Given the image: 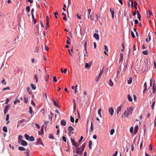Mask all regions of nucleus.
Masks as SVG:
<instances>
[{
  "label": "nucleus",
  "mask_w": 156,
  "mask_h": 156,
  "mask_svg": "<svg viewBox=\"0 0 156 156\" xmlns=\"http://www.w3.org/2000/svg\"><path fill=\"white\" fill-rule=\"evenodd\" d=\"M104 69V68H103L102 69V70L101 71L100 73H99L98 75L97 76V77L95 78V80L96 81L98 82L99 81L101 77V75L103 71V69Z\"/></svg>",
  "instance_id": "nucleus-1"
},
{
  "label": "nucleus",
  "mask_w": 156,
  "mask_h": 156,
  "mask_svg": "<svg viewBox=\"0 0 156 156\" xmlns=\"http://www.w3.org/2000/svg\"><path fill=\"white\" fill-rule=\"evenodd\" d=\"M127 110L128 112V114L131 115L132 114V112L133 110V108L132 107H129L128 108H127Z\"/></svg>",
  "instance_id": "nucleus-2"
},
{
  "label": "nucleus",
  "mask_w": 156,
  "mask_h": 156,
  "mask_svg": "<svg viewBox=\"0 0 156 156\" xmlns=\"http://www.w3.org/2000/svg\"><path fill=\"white\" fill-rule=\"evenodd\" d=\"M71 142L73 146H75L76 147H79V144L76 143L73 139L72 138H71Z\"/></svg>",
  "instance_id": "nucleus-3"
},
{
  "label": "nucleus",
  "mask_w": 156,
  "mask_h": 156,
  "mask_svg": "<svg viewBox=\"0 0 156 156\" xmlns=\"http://www.w3.org/2000/svg\"><path fill=\"white\" fill-rule=\"evenodd\" d=\"M92 63V62H90L89 63H85V68H86L89 69Z\"/></svg>",
  "instance_id": "nucleus-4"
},
{
  "label": "nucleus",
  "mask_w": 156,
  "mask_h": 156,
  "mask_svg": "<svg viewBox=\"0 0 156 156\" xmlns=\"http://www.w3.org/2000/svg\"><path fill=\"white\" fill-rule=\"evenodd\" d=\"M109 114L112 116L113 115L114 112L113 108H110L108 109Z\"/></svg>",
  "instance_id": "nucleus-5"
},
{
  "label": "nucleus",
  "mask_w": 156,
  "mask_h": 156,
  "mask_svg": "<svg viewBox=\"0 0 156 156\" xmlns=\"http://www.w3.org/2000/svg\"><path fill=\"white\" fill-rule=\"evenodd\" d=\"M10 108V106L9 105H6L5 108H4V114L5 115L6 113L8 112V110Z\"/></svg>",
  "instance_id": "nucleus-6"
},
{
  "label": "nucleus",
  "mask_w": 156,
  "mask_h": 156,
  "mask_svg": "<svg viewBox=\"0 0 156 156\" xmlns=\"http://www.w3.org/2000/svg\"><path fill=\"white\" fill-rule=\"evenodd\" d=\"M36 143L37 144H42L43 145V144L42 143L41 140V139L40 138H38L37 139V141Z\"/></svg>",
  "instance_id": "nucleus-7"
},
{
  "label": "nucleus",
  "mask_w": 156,
  "mask_h": 156,
  "mask_svg": "<svg viewBox=\"0 0 156 156\" xmlns=\"http://www.w3.org/2000/svg\"><path fill=\"white\" fill-rule=\"evenodd\" d=\"M74 129L71 126H70L68 127V131L70 133H73L74 132L73 131L74 130Z\"/></svg>",
  "instance_id": "nucleus-8"
},
{
  "label": "nucleus",
  "mask_w": 156,
  "mask_h": 156,
  "mask_svg": "<svg viewBox=\"0 0 156 156\" xmlns=\"http://www.w3.org/2000/svg\"><path fill=\"white\" fill-rule=\"evenodd\" d=\"M85 143H84L83 144L81 147L80 148V150H81V153H82L83 152V149L85 147Z\"/></svg>",
  "instance_id": "nucleus-9"
},
{
  "label": "nucleus",
  "mask_w": 156,
  "mask_h": 156,
  "mask_svg": "<svg viewBox=\"0 0 156 156\" xmlns=\"http://www.w3.org/2000/svg\"><path fill=\"white\" fill-rule=\"evenodd\" d=\"M20 143H21L22 145L23 146H26L27 145V142L24 140H22Z\"/></svg>",
  "instance_id": "nucleus-10"
},
{
  "label": "nucleus",
  "mask_w": 156,
  "mask_h": 156,
  "mask_svg": "<svg viewBox=\"0 0 156 156\" xmlns=\"http://www.w3.org/2000/svg\"><path fill=\"white\" fill-rule=\"evenodd\" d=\"M76 153L77 154H82V153H81V150H80V148L76 147Z\"/></svg>",
  "instance_id": "nucleus-11"
},
{
  "label": "nucleus",
  "mask_w": 156,
  "mask_h": 156,
  "mask_svg": "<svg viewBox=\"0 0 156 156\" xmlns=\"http://www.w3.org/2000/svg\"><path fill=\"white\" fill-rule=\"evenodd\" d=\"M94 37L97 40L99 39V36L98 34L94 33Z\"/></svg>",
  "instance_id": "nucleus-12"
},
{
  "label": "nucleus",
  "mask_w": 156,
  "mask_h": 156,
  "mask_svg": "<svg viewBox=\"0 0 156 156\" xmlns=\"http://www.w3.org/2000/svg\"><path fill=\"white\" fill-rule=\"evenodd\" d=\"M128 112L127 111H125L123 113V115H124V116L125 118L128 117L129 114H128Z\"/></svg>",
  "instance_id": "nucleus-13"
},
{
  "label": "nucleus",
  "mask_w": 156,
  "mask_h": 156,
  "mask_svg": "<svg viewBox=\"0 0 156 156\" xmlns=\"http://www.w3.org/2000/svg\"><path fill=\"white\" fill-rule=\"evenodd\" d=\"M23 137V136L20 135L19 136L18 140V142L19 143H20L21 142V141L23 140H22Z\"/></svg>",
  "instance_id": "nucleus-14"
},
{
  "label": "nucleus",
  "mask_w": 156,
  "mask_h": 156,
  "mask_svg": "<svg viewBox=\"0 0 156 156\" xmlns=\"http://www.w3.org/2000/svg\"><path fill=\"white\" fill-rule=\"evenodd\" d=\"M61 124L62 125L65 126L66 124V121L65 120H62L61 122Z\"/></svg>",
  "instance_id": "nucleus-15"
},
{
  "label": "nucleus",
  "mask_w": 156,
  "mask_h": 156,
  "mask_svg": "<svg viewBox=\"0 0 156 156\" xmlns=\"http://www.w3.org/2000/svg\"><path fill=\"white\" fill-rule=\"evenodd\" d=\"M156 90V87L154 83L153 86V92L154 93H155Z\"/></svg>",
  "instance_id": "nucleus-16"
},
{
  "label": "nucleus",
  "mask_w": 156,
  "mask_h": 156,
  "mask_svg": "<svg viewBox=\"0 0 156 156\" xmlns=\"http://www.w3.org/2000/svg\"><path fill=\"white\" fill-rule=\"evenodd\" d=\"M144 89L143 91V93H144V92L146 91V90L147 89V85L146 82L144 84Z\"/></svg>",
  "instance_id": "nucleus-17"
},
{
  "label": "nucleus",
  "mask_w": 156,
  "mask_h": 156,
  "mask_svg": "<svg viewBox=\"0 0 156 156\" xmlns=\"http://www.w3.org/2000/svg\"><path fill=\"white\" fill-rule=\"evenodd\" d=\"M121 106H120L118 107L117 110V114H118L119 112L121 111Z\"/></svg>",
  "instance_id": "nucleus-18"
},
{
  "label": "nucleus",
  "mask_w": 156,
  "mask_h": 156,
  "mask_svg": "<svg viewBox=\"0 0 156 156\" xmlns=\"http://www.w3.org/2000/svg\"><path fill=\"white\" fill-rule=\"evenodd\" d=\"M123 54L121 53L120 54V58L119 59V62H121L123 59Z\"/></svg>",
  "instance_id": "nucleus-19"
},
{
  "label": "nucleus",
  "mask_w": 156,
  "mask_h": 156,
  "mask_svg": "<svg viewBox=\"0 0 156 156\" xmlns=\"http://www.w3.org/2000/svg\"><path fill=\"white\" fill-rule=\"evenodd\" d=\"M87 41H86L84 43V49L86 51V53H87Z\"/></svg>",
  "instance_id": "nucleus-20"
},
{
  "label": "nucleus",
  "mask_w": 156,
  "mask_h": 156,
  "mask_svg": "<svg viewBox=\"0 0 156 156\" xmlns=\"http://www.w3.org/2000/svg\"><path fill=\"white\" fill-rule=\"evenodd\" d=\"M24 101L26 103H27L28 101V98L25 95L24 96Z\"/></svg>",
  "instance_id": "nucleus-21"
},
{
  "label": "nucleus",
  "mask_w": 156,
  "mask_h": 156,
  "mask_svg": "<svg viewBox=\"0 0 156 156\" xmlns=\"http://www.w3.org/2000/svg\"><path fill=\"white\" fill-rule=\"evenodd\" d=\"M138 126H136L135 127L134 129V132L135 134H136V133L138 131Z\"/></svg>",
  "instance_id": "nucleus-22"
},
{
  "label": "nucleus",
  "mask_w": 156,
  "mask_h": 156,
  "mask_svg": "<svg viewBox=\"0 0 156 156\" xmlns=\"http://www.w3.org/2000/svg\"><path fill=\"white\" fill-rule=\"evenodd\" d=\"M18 149L20 151H25L26 150L25 148L23 147H18Z\"/></svg>",
  "instance_id": "nucleus-23"
},
{
  "label": "nucleus",
  "mask_w": 156,
  "mask_h": 156,
  "mask_svg": "<svg viewBox=\"0 0 156 156\" xmlns=\"http://www.w3.org/2000/svg\"><path fill=\"white\" fill-rule=\"evenodd\" d=\"M127 98H128L129 101H132V99L131 96L129 94H128Z\"/></svg>",
  "instance_id": "nucleus-24"
},
{
  "label": "nucleus",
  "mask_w": 156,
  "mask_h": 156,
  "mask_svg": "<svg viewBox=\"0 0 156 156\" xmlns=\"http://www.w3.org/2000/svg\"><path fill=\"white\" fill-rule=\"evenodd\" d=\"M29 140L30 141H33L34 140V138L33 136H31L30 137Z\"/></svg>",
  "instance_id": "nucleus-25"
},
{
  "label": "nucleus",
  "mask_w": 156,
  "mask_h": 156,
  "mask_svg": "<svg viewBox=\"0 0 156 156\" xmlns=\"http://www.w3.org/2000/svg\"><path fill=\"white\" fill-rule=\"evenodd\" d=\"M30 86L33 90H34L36 89V87L35 86V85H34L33 84L31 83L30 84Z\"/></svg>",
  "instance_id": "nucleus-26"
},
{
  "label": "nucleus",
  "mask_w": 156,
  "mask_h": 156,
  "mask_svg": "<svg viewBox=\"0 0 156 156\" xmlns=\"http://www.w3.org/2000/svg\"><path fill=\"white\" fill-rule=\"evenodd\" d=\"M89 147L90 150L92 149V142L91 140H90L89 143Z\"/></svg>",
  "instance_id": "nucleus-27"
},
{
  "label": "nucleus",
  "mask_w": 156,
  "mask_h": 156,
  "mask_svg": "<svg viewBox=\"0 0 156 156\" xmlns=\"http://www.w3.org/2000/svg\"><path fill=\"white\" fill-rule=\"evenodd\" d=\"M134 6H133V7H134L135 8V9L136 10L137 9V7L136 6L137 5V3L135 1L134 2Z\"/></svg>",
  "instance_id": "nucleus-28"
},
{
  "label": "nucleus",
  "mask_w": 156,
  "mask_h": 156,
  "mask_svg": "<svg viewBox=\"0 0 156 156\" xmlns=\"http://www.w3.org/2000/svg\"><path fill=\"white\" fill-rule=\"evenodd\" d=\"M24 137L27 140H29V137H30V136L28 134H25L24 135Z\"/></svg>",
  "instance_id": "nucleus-29"
},
{
  "label": "nucleus",
  "mask_w": 156,
  "mask_h": 156,
  "mask_svg": "<svg viewBox=\"0 0 156 156\" xmlns=\"http://www.w3.org/2000/svg\"><path fill=\"white\" fill-rule=\"evenodd\" d=\"M101 108H100L98 109V115L100 116V117H102V116H101Z\"/></svg>",
  "instance_id": "nucleus-30"
},
{
  "label": "nucleus",
  "mask_w": 156,
  "mask_h": 156,
  "mask_svg": "<svg viewBox=\"0 0 156 156\" xmlns=\"http://www.w3.org/2000/svg\"><path fill=\"white\" fill-rule=\"evenodd\" d=\"M49 138L50 139H54V136H53L52 134H49Z\"/></svg>",
  "instance_id": "nucleus-31"
},
{
  "label": "nucleus",
  "mask_w": 156,
  "mask_h": 156,
  "mask_svg": "<svg viewBox=\"0 0 156 156\" xmlns=\"http://www.w3.org/2000/svg\"><path fill=\"white\" fill-rule=\"evenodd\" d=\"M3 130L4 132L7 133L8 131L7 127L6 126H4L3 128Z\"/></svg>",
  "instance_id": "nucleus-32"
},
{
  "label": "nucleus",
  "mask_w": 156,
  "mask_h": 156,
  "mask_svg": "<svg viewBox=\"0 0 156 156\" xmlns=\"http://www.w3.org/2000/svg\"><path fill=\"white\" fill-rule=\"evenodd\" d=\"M43 133H44L43 128H42L41 131L39 132L38 134L39 135H42Z\"/></svg>",
  "instance_id": "nucleus-33"
},
{
  "label": "nucleus",
  "mask_w": 156,
  "mask_h": 156,
  "mask_svg": "<svg viewBox=\"0 0 156 156\" xmlns=\"http://www.w3.org/2000/svg\"><path fill=\"white\" fill-rule=\"evenodd\" d=\"M26 10L27 12L29 13L30 11V7L29 6H27L26 8Z\"/></svg>",
  "instance_id": "nucleus-34"
},
{
  "label": "nucleus",
  "mask_w": 156,
  "mask_h": 156,
  "mask_svg": "<svg viewBox=\"0 0 156 156\" xmlns=\"http://www.w3.org/2000/svg\"><path fill=\"white\" fill-rule=\"evenodd\" d=\"M94 129L93 127V122H91V125H90V131L92 132Z\"/></svg>",
  "instance_id": "nucleus-35"
},
{
  "label": "nucleus",
  "mask_w": 156,
  "mask_h": 156,
  "mask_svg": "<svg viewBox=\"0 0 156 156\" xmlns=\"http://www.w3.org/2000/svg\"><path fill=\"white\" fill-rule=\"evenodd\" d=\"M132 79L131 78H129V80H128V84H130L132 82Z\"/></svg>",
  "instance_id": "nucleus-36"
},
{
  "label": "nucleus",
  "mask_w": 156,
  "mask_h": 156,
  "mask_svg": "<svg viewBox=\"0 0 156 156\" xmlns=\"http://www.w3.org/2000/svg\"><path fill=\"white\" fill-rule=\"evenodd\" d=\"M52 101H53V103L54 105L57 107H58V103H57L55 101H54V100H53Z\"/></svg>",
  "instance_id": "nucleus-37"
},
{
  "label": "nucleus",
  "mask_w": 156,
  "mask_h": 156,
  "mask_svg": "<svg viewBox=\"0 0 156 156\" xmlns=\"http://www.w3.org/2000/svg\"><path fill=\"white\" fill-rule=\"evenodd\" d=\"M143 53L144 55H147L148 54V52L147 50H146L145 51H143Z\"/></svg>",
  "instance_id": "nucleus-38"
},
{
  "label": "nucleus",
  "mask_w": 156,
  "mask_h": 156,
  "mask_svg": "<svg viewBox=\"0 0 156 156\" xmlns=\"http://www.w3.org/2000/svg\"><path fill=\"white\" fill-rule=\"evenodd\" d=\"M49 75L48 74H47L46 75L45 79V80L47 82L48 81V78H49Z\"/></svg>",
  "instance_id": "nucleus-39"
},
{
  "label": "nucleus",
  "mask_w": 156,
  "mask_h": 156,
  "mask_svg": "<svg viewBox=\"0 0 156 156\" xmlns=\"http://www.w3.org/2000/svg\"><path fill=\"white\" fill-rule=\"evenodd\" d=\"M148 12L149 13V14H148V12H147V18L149 19V15H150L151 13H152V12L150 11H148Z\"/></svg>",
  "instance_id": "nucleus-40"
},
{
  "label": "nucleus",
  "mask_w": 156,
  "mask_h": 156,
  "mask_svg": "<svg viewBox=\"0 0 156 156\" xmlns=\"http://www.w3.org/2000/svg\"><path fill=\"white\" fill-rule=\"evenodd\" d=\"M115 132V129H112L110 131V134L111 135H112Z\"/></svg>",
  "instance_id": "nucleus-41"
},
{
  "label": "nucleus",
  "mask_w": 156,
  "mask_h": 156,
  "mask_svg": "<svg viewBox=\"0 0 156 156\" xmlns=\"http://www.w3.org/2000/svg\"><path fill=\"white\" fill-rule=\"evenodd\" d=\"M70 121H71L72 122V123H74V118L71 116H70Z\"/></svg>",
  "instance_id": "nucleus-42"
},
{
  "label": "nucleus",
  "mask_w": 156,
  "mask_h": 156,
  "mask_svg": "<svg viewBox=\"0 0 156 156\" xmlns=\"http://www.w3.org/2000/svg\"><path fill=\"white\" fill-rule=\"evenodd\" d=\"M108 84H109V85L111 86H113V82H112V81L111 80H109V83H108Z\"/></svg>",
  "instance_id": "nucleus-43"
},
{
  "label": "nucleus",
  "mask_w": 156,
  "mask_h": 156,
  "mask_svg": "<svg viewBox=\"0 0 156 156\" xmlns=\"http://www.w3.org/2000/svg\"><path fill=\"white\" fill-rule=\"evenodd\" d=\"M27 91L28 92L29 94H31L32 92L30 90L29 88L28 87L27 88Z\"/></svg>",
  "instance_id": "nucleus-44"
},
{
  "label": "nucleus",
  "mask_w": 156,
  "mask_h": 156,
  "mask_svg": "<svg viewBox=\"0 0 156 156\" xmlns=\"http://www.w3.org/2000/svg\"><path fill=\"white\" fill-rule=\"evenodd\" d=\"M30 111H29V112L30 114H32L33 113V110L32 109V107L31 106H30L29 108Z\"/></svg>",
  "instance_id": "nucleus-45"
},
{
  "label": "nucleus",
  "mask_w": 156,
  "mask_h": 156,
  "mask_svg": "<svg viewBox=\"0 0 156 156\" xmlns=\"http://www.w3.org/2000/svg\"><path fill=\"white\" fill-rule=\"evenodd\" d=\"M91 11V10L90 9H89L88 10V18L89 17V16L90 15V12Z\"/></svg>",
  "instance_id": "nucleus-46"
},
{
  "label": "nucleus",
  "mask_w": 156,
  "mask_h": 156,
  "mask_svg": "<svg viewBox=\"0 0 156 156\" xmlns=\"http://www.w3.org/2000/svg\"><path fill=\"white\" fill-rule=\"evenodd\" d=\"M39 47L38 46H37L35 49V52H37L39 50Z\"/></svg>",
  "instance_id": "nucleus-47"
},
{
  "label": "nucleus",
  "mask_w": 156,
  "mask_h": 156,
  "mask_svg": "<svg viewBox=\"0 0 156 156\" xmlns=\"http://www.w3.org/2000/svg\"><path fill=\"white\" fill-rule=\"evenodd\" d=\"M155 103V101H154L153 102V103L152 104L151 106V108L153 110L154 109V106Z\"/></svg>",
  "instance_id": "nucleus-48"
},
{
  "label": "nucleus",
  "mask_w": 156,
  "mask_h": 156,
  "mask_svg": "<svg viewBox=\"0 0 156 156\" xmlns=\"http://www.w3.org/2000/svg\"><path fill=\"white\" fill-rule=\"evenodd\" d=\"M62 138V140H63L65 142H66V138L65 136H63Z\"/></svg>",
  "instance_id": "nucleus-49"
},
{
  "label": "nucleus",
  "mask_w": 156,
  "mask_h": 156,
  "mask_svg": "<svg viewBox=\"0 0 156 156\" xmlns=\"http://www.w3.org/2000/svg\"><path fill=\"white\" fill-rule=\"evenodd\" d=\"M53 81L55 82H57V80L56 79V76H54L53 77Z\"/></svg>",
  "instance_id": "nucleus-50"
},
{
  "label": "nucleus",
  "mask_w": 156,
  "mask_h": 156,
  "mask_svg": "<svg viewBox=\"0 0 156 156\" xmlns=\"http://www.w3.org/2000/svg\"><path fill=\"white\" fill-rule=\"evenodd\" d=\"M131 34L133 38H134L135 37V35L133 31H131Z\"/></svg>",
  "instance_id": "nucleus-51"
},
{
  "label": "nucleus",
  "mask_w": 156,
  "mask_h": 156,
  "mask_svg": "<svg viewBox=\"0 0 156 156\" xmlns=\"http://www.w3.org/2000/svg\"><path fill=\"white\" fill-rule=\"evenodd\" d=\"M54 15L55 16V17L56 18V19H57L58 18V17L57 16V15H58V13L57 12H55L54 13Z\"/></svg>",
  "instance_id": "nucleus-52"
},
{
  "label": "nucleus",
  "mask_w": 156,
  "mask_h": 156,
  "mask_svg": "<svg viewBox=\"0 0 156 156\" xmlns=\"http://www.w3.org/2000/svg\"><path fill=\"white\" fill-rule=\"evenodd\" d=\"M18 102L19 103H20V101L18 99H17V100H16L14 101V104L15 105H16V102Z\"/></svg>",
  "instance_id": "nucleus-53"
},
{
  "label": "nucleus",
  "mask_w": 156,
  "mask_h": 156,
  "mask_svg": "<svg viewBox=\"0 0 156 156\" xmlns=\"http://www.w3.org/2000/svg\"><path fill=\"white\" fill-rule=\"evenodd\" d=\"M46 18V20H47V23H49V18L48 16H47Z\"/></svg>",
  "instance_id": "nucleus-54"
},
{
  "label": "nucleus",
  "mask_w": 156,
  "mask_h": 156,
  "mask_svg": "<svg viewBox=\"0 0 156 156\" xmlns=\"http://www.w3.org/2000/svg\"><path fill=\"white\" fill-rule=\"evenodd\" d=\"M104 48H105V49L106 51L107 52L108 51V48L106 45H105L104 46Z\"/></svg>",
  "instance_id": "nucleus-55"
},
{
  "label": "nucleus",
  "mask_w": 156,
  "mask_h": 156,
  "mask_svg": "<svg viewBox=\"0 0 156 156\" xmlns=\"http://www.w3.org/2000/svg\"><path fill=\"white\" fill-rule=\"evenodd\" d=\"M34 77H35V79L36 80V81L35 82L36 83H37L38 82V79L37 78V76H36V74L35 75Z\"/></svg>",
  "instance_id": "nucleus-56"
},
{
  "label": "nucleus",
  "mask_w": 156,
  "mask_h": 156,
  "mask_svg": "<svg viewBox=\"0 0 156 156\" xmlns=\"http://www.w3.org/2000/svg\"><path fill=\"white\" fill-rule=\"evenodd\" d=\"M68 7H67L68 8V7H69V5L71 4V0H68Z\"/></svg>",
  "instance_id": "nucleus-57"
},
{
  "label": "nucleus",
  "mask_w": 156,
  "mask_h": 156,
  "mask_svg": "<svg viewBox=\"0 0 156 156\" xmlns=\"http://www.w3.org/2000/svg\"><path fill=\"white\" fill-rule=\"evenodd\" d=\"M31 103L33 106H35V105L34 102L33 100H31Z\"/></svg>",
  "instance_id": "nucleus-58"
},
{
  "label": "nucleus",
  "mask_w": 156,
  "mask_h": 156,
  "mask_svg": "<svg viewBox=\"0 0 156 156\" xmlns=\"http://www.w3.org/2000/svg\"><path fill=\"white\" fill-rule=\"evenodd\" d=\"M83 139V137L82 136H81L80 139L79 140V143Z\"/></svg>",
  "instance_id": "nucleus-59"
},
{
  "label": "nucleus",
  "mask_w": 156,
  "mask_h": 156,
  "mask_svg": "<svg viewBox=\"0 0 156 156\" xmlns=\"http://www.w3.org/2000/svg\"><path fill=\"white\" fill-rule=\"evenodd\" d=\"M9 114H8L6 115V120L7 121H8L9 119Z\"/></svg>",
  "instance_id": "nucleus-60"
},
{
  "label": "nucleus",
  "mask_w": 156,
  "mask_h": 156,
  "mask_svg": "<svg viewBox=\"0 0 156 156\" xmlns=\"http://www.w3.org/2000/svg\"><path fill=\"white\" fill-rule=\"evenodd\" d=\"M1 82L2 83L4 84H6V82H5V80L4 79H3V80L1 81Z\"/></svg>",
  "instance_id": "nucleus-61"
},
{
  "label": "nucleus",
  "mask_w": 156,
  "mask_h": 156,
  "mask_svg": "<svg viewBox=\"0 0 156 156\" xmlns=\"http://www.w3.org/2000/svg\"><path fill=\"white\" fill-rule=\"evenodd\" d=\"M133 130V128L132 127H130V132L131 133H132Z\"/></svg>",
  "instance_id": "nucleus-62"
},
{
  "label": "nucleus",
  "mask_w": 156,
  "mask_h": 156,
  "mask_svg": "<svg viewBox=\"0 0 156 156\" xmlns=\"http://www.w3.org/2000/svg\"><path fill=\"white\" fill-rule=\"evenodd\" d=\"M49 23H46V25L45 27V28H46V29H47L49 27Z\"/></svg>",
  "instance_id": "nucleus-63"
},
{
  "label": "nucleus",
  "mask_w": 156,
  "mask_h": 156,
  "mask_svg": "<svg viewBox=\"0 0 156 156\" xmlns=\"http://www.w3.org/2000/svg\"><path fill=\"white\" fill-rule=\"evenodd\" d=\"M118 153V151H116L115 152V153L113 155V156H117Z\"/></svg>",
  "instance_id": "nucleus-64"
}]
</instances>
